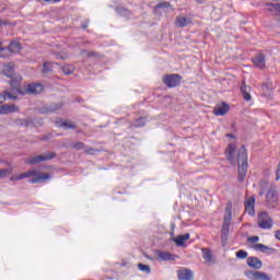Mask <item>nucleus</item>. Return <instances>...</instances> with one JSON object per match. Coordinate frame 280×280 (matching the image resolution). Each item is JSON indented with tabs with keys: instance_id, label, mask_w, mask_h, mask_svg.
<instances>
[{
	"instance_id": "1",
	"label": "nucleus",
	"mask_w": 280,
	"mask_h": 280,
	"mask_svg": "<svg viewBox=\"0 0 280 280\" xmlns=\"http://www.w3.org/2000/svg\"><path fill=\"white\" fill-rule=\"evenodd\" d=\"M225 159L231 163V165H238V183H244L246 174L248 173V153L246 152V147L242 145L237 150V144L230 143L225 149Z\"/></svg>"
},
{
	"instance_id": "44",
	"label": "nucleus",
	"mask_w": 280,
	"mask_h": 280,
	"mask_svg": "<svg viewBox=\"0 0 280 280\" xmlns=\"http://www.w3.org/2000/svg\"><path fill=\"white\" fill-rule=\"evenodd\" d=\"M226 137H229L230 139H235V136L233 133H228Z\"/></svg>"
},
{
	"instance_id": "40",
	"label": "nucleus",
	"mask_w": 280,
	"mask_h": 280,
	"mask_svg": "<svg viewBox=\"0 0 280 280\" xmlns=\"http://www.w3.org/2000/svg\"><path fill=\"white\" fill-rule=\"evenodd\" d=\"M141 271H142V272H145L147 275H150V272H151L150 266L142 264V265H141Z\"/></svg>"
},
{
	"instance_id": "14",
	"label": "nucleus",
	"mask_w": 280,
	"mask_h": 280,
	"mask_svg": "<svg viewBox=\"0 0 280 280\" xmlns=\"http://www.w3.org/2000/svg\"><path fill=\"white\" fill-rule=\"evenodd\" d=\"M252 248H254V250H258L259 253H265L266 255L275 253V248L266 246L261 243L253 245Z\"/></svg>"
},
{
	"instance_id": "26",
	"label": "nucleus",
	"mask_w": 280,
	"mask_h": 280,
	"mask_svg": "<svg viewBox=\"0 0 280 280\" xmlns=\"http://www.w3.org/2000/svg\"><path fill=\"white\" fill-rule=\"evenodd\" d=\"M231 225L223 224L221 229V242H226L229 240V232H230Z\"/></svg>"
},
{
	"instance_id": "52",
	"label": "nucleus",
	"mask_w": 280,
	"mask_h": 280,
	"mask_svg": "<svg viewBox=\"0 0 280 280\" xmlns=\"http://www.w3.org/2000/svg\"><path fill=\"white\" fill-rule=\"evenodd\" d=\"M122 266H126V264H122Z\"/></svg>"
},
{
	"instance_id": "47",
	"label": "nucleus",
	"mask_w": 280,
	"mask_h": 280,
	"mask_svg": "<svg viewBox=\"0 0 280 280\" xmlns=\"http://www.w3.org/2000/svg\"><path fill=\"white\" fill-rule=\"evenodd\" d=\"M0 51H2V52L5 51V48L0 46Z\"/></svg>"
},
{
	"instance_id": "6",
	"label": "nucleus",
	"mask_w": 280,
	"mask_h": 280,
	"mask_svg": "<svg viewBox=\"0 0 280 280\" xmlns=\"http://www.w3.org/2000/svg\"><path fill=\"white\" fill-rule=\"evenodd\" d=\"M180 80H183V77H180V74H165L162 79V82L168 89H174L176 86H180Z\"/></svg>"
},
{
	"instance_id": "30",
	"label": "nucleus",
	"mask_w": 280,
	"mask_h": 280,
	"mask_svg": "<svg viewBox=\"0 0 280 280\" xmlns=\"http://www.w3.org/2000/svg\"><path fill=\"white\" fill-rule=\"evenodd\" d=\"M13 172H14V168L12 167L0 168V179L8 178V176H10Z\"/></svg>"
},
{
	"instance_id": "19",
	"label": "nucleus",
	"mask_w": 280,
	"mask_h": 280,
	"mask_svg": "<svg viewBox=\"0 0 280 280\" xmlns=\"http://www.w3.org/2000/svg\"><path fill=\"white\" fill-rule=\"evenodd\" d=\"M2 72H3V75H5L7 78H12V75H14V63L13 62L4 63Z\"/></svg>"
},
{
	"instance_id": "16",
	"label": "nucleus",
	"mask_w": 280,
	"mask_h": 280,
	"mask_svg": "<svg viewBox=\"0 0 280 280\" xmlns=\"http://www.w3.org/2000/svg\"><path fill=\"white\" fill-rule=\"evenodd\" d=\"M253 62L255 67H258V69H266V57L264 56V54H259L254 57Z\"/></svg>"
},
{
	"instance_id": "46",
	"label": "nucleus",
	"mask_w": 280,
	"mask_h": 280,
	"mask_svg": "<svg viewBox=\"0 0 280 280\" xmlns=\"http://www.w3.org/2000/svg\"><path fill=\"white\" fill-rule=\"evenodd\" d=\"M62 0H52L54 3H60Z\"/></svg>"
},
{
	"instance_id": "2",
	"label": "nucleus",
	"mask_w": 280,
	"mask_h": 280,
	"mask_svg": "<svg viewBox=\"0 0 280 280\" xmlns=\"http://www.w3.org/2000/svg\"><path fill=\"white\" fill-rule=\"evenodd\" d=\"M25 178H30L28 183H31L32 185H35L36 183H43L44 180H48L50 176H49V173H43L36 170H28L25 173L11 176L10 180L11 182L23 180Z\"/></svg>"
},
{
	"instance_id": "5",
	"label": "nucleus",
	"mask_w": 280,
	"mask_h": 280,
	"mask_svg": "<svg viewBox=\"0 0 280 280\" xmlns=\"http://www.w3.org/2000/svg\"><path fill=\"white\" fill-rule=\"evenodd\" d=\"M265 202L268 209H277V206L279 205V192H277V189H275V187H270L268 189Z\"/></svg>"
},
{
	"instance_id": "42",
	"label": "nucleus",
	"mask_w": 280,
	"mask_h": 280,
	"mask_svg": "<svg viewBox=\"0 0 280 280\" xmlns=\"http://www.w3.org/2000/svg\"><path fill=\"white\" fill-rule=\"evenodd\" d=\"M275 237L280 242V230L276 231Z\"/></svg>"
},
{
	"instance_id": "43",
	"label": "nucleus",
	"mask_w": 280,
	"mask_h": 280,
	"mask_svg": "<svg viewBox=\"0 0 280 280\" xmlns=\"http://www.w3.org/2000/svg\"><path fill=\"white\" fill-rule=\"evenodd\" d=\"M10 55L5 52H0V58H8Z\"/></svg>"
},
{
	"instance_id": "41",
	"label": "nucleus",
	"mask_w": 280,
	"mask_h": 280,
	"mask_svg": "<svg viewBox=\"0 0 280 280\" xmlns=\"http://www.w3.org/2000/svg\"><path fill=\"white\" fill-rule=\"evenodd\" d=\"M247 242H250L252 244H257V242H259V236H249L247 238Z\"/></svg>"
},
{
	"instance_id": "38",
	"label": "nucleus",
	"mask_w": 280,
	"mask_h": 280,
	"mask_svg": "<svg viewBox=\"0 0 280 280\" xmlns=\"http://www.w3.org/2000/svg\"><path fill=\"white\" fill-rule=\"evenodd\" d=\"M49 71H51V62H44L42 72L49 73Z\"/></svg>"
},
{
	"instance_id": "28",
	"label": "nucleus",
	"mask_w": 280,
	"mask_h": 280,
	"mask_svg": "<svg viewBox=\"0 0 280 280\" xmlns=\"http://www.w3.org/2000/svg\"><path fill=\"white\" fill-rule=\"evenodd\" d=\"M273 90L275 85L272 84V82H266L262 84L264 95H270V93H272Z\"/></svg>"
},
{
	"instance_id": "49",
	"label": "nucleus",
	"mask_w": 280,
	"mask_h": 280,
	"mask_svg": "<svg viewBox=\"0 0 280 280\" xmlns=\"http://www.w3.org/2000/svg\"><path fill=\"white\" fill-rule=\"evenodd\" d=\"M38 1H43V0H38ZM44 1L49 2V1H52V0H44Z\"/></svg>"
},
{
	"instance_id": "50",
	"label": "nucleus",
	"mask_w": 280,
	"mask_h": 280,
	"mask_svg": "<svg viewBox=\"0 0 280 280\" xmlns=\"http://www.w3.org/2000/svg\"><path fill=\"white\" fill-rule=\"evenodd\" d=\"M259 195H260V196H264V191H260Z\"/></svg>"
},
{
	"instance_id": "31",
	"label": "nucleus",
	"mask_w": 280,
	"mask_h": 280,
	"mask_svg": "<svg viewBox=\"0 0 280 280\" xmlns=\"http://www.w3.org/2000/svg\"><path fill=\"white\" fill-rule=\"evenodd\" d=\"M59 126L60 128H65V130H75V124L73 121H63Z\"/></svg>"
},
{
	"instance_id": "8",
	"label": "nucleus",
	"mask_w": 280,
	"mask_h": 280,
	"mask_svg": "<svg viewBox=\"0 0 280 280\" xmlns=\"http://www.w3.org/2000/svg\"><path fill=\"white\" fill-rule=\"evenodd\" d=\"M244 275L245 277H248L250 280H271L270 276H268L264 271L246 270Z\"/></svg>"
},
{
	"instance_id": "4",
	"label": "nucleus",
	"mask_w": 280,
	"mask_h": 280,
	"mask_svg": "<svg viewBox=\"0 0 280 280\" xmlns=\"http://www.w3.org/2000/svg\"><path fill=\"white\" fill-rule=\"evenodd\" d=\"M51 159H56V152H47L42 155L27 158L26 160H24V163H26V165H38V163L51 161Z\"/></svg>"
},
{
	"instance_id": "35",
	"label": "nucleus",
	"mask_w": 280,
	"mask_h": 280,
	"mask_svg": "<svg viewBox=\"0 0 280 280\" xmlns=\"http://www.w3.org/2000/svg\"><path fill=\"white\" fill-rule=\"evenodd\" d=\"M236 257L237 259H246V257H248V253L244 249H240L236 252Z\"/></svg>"
},
{
	"instance_id": "32",
	"label": "nucleus",
	"mask_w": 280,
	"mask_h": 280,
	"mask_svg": "<svg viewBox=\"0 0 280 280\" xmlns=\"http://www.w3.org/2000/svg\"><path fill=\"white\" fill-rule=\"evenodd\" d=\"M62 108V103L52 104L48 107L47 113H56V110H60Z\"/></svg>"
},
{
	"instance_id": "22",
	"label": "nucleus",
	"mask_w": 280,
	"mask_h": 280,
	"mask_svg": "<svg viewBox=\"0 0 280 280\" xmlns=\"http://www.w3.org/2000/svg\"><path fill=\"white\" fill-rule=\"evenodd\" d=\"M225 213L226 214L223 218V224H226L228 226H231V220L233 218L231 203H228V206L225 208Z\"/></svg>"
},
{
	"instance_id": "15",
	"label": "nucleus",
	"mask_w": 280,
	"mask_h": 280,
	"mask_svg": "<svg viewBox=\"0 0 280 280\" xmlns=\"http://www.w3.org/2000/svg\"><path fill=\"white\" fill-rule=\"evenodd\" d=\"M9 113H19V106L8 104L0 106V115H9Z\"/></svg>"
},
{
	"instance_id": "36",
	"label": "nucleus",
	"mask_w": 280,
	"mask_h": 280,
	"mask_svg": "<svg viewBox=\"0 0 280 280\" xmlns=\"http://www.w3.org/2000/svg\"><path fill=\"white\" fill-rule=\"evenodd\" d=\"M84 152L85 154L95 155L100 150L85 145Z\"/></svg>"
},
{
	"instance_id": "3",
	"label": "nucleus",
	"mask_w": 280,
	"mask_h": 280,
	"mask_svg": "<svg viewBox=\"0 0 280 280\" xmlns=\"http://www.w3.org/2000/svg\"><path fill=\"white\" fill-rule=\"evenodd\" d=\"M14 91L15 93H20V95H40L43 92V84L30 83L24 88V90L18 86Z\"/></svg>"
},
{
	"instance_id": "48",
	"label": "nucleus",
	"mask_w": 280,
	"mask_h": 280,
	"mask_svg": "<svg viewBox=\"0 0 280 280\" xmlns=\"http://www.w3.org/2000/svg\"><path fill=\"white\" fill-rule=\"evenodd\" d=\"M138 269L141 270V262L138 264Z\"/></svg>"
},
{
	"instance_id": "13",
	"label": "nucleus",
	"mask_w": 280,
	"mask_h": 280,
	"mask_svg": "<svg viewBox=\"0 0 280 280\" xmlns=\"http://www.w3.org/2000/svg\"><path fill=\"white\" fill-rule=\"evenodd\" d=\"M247 266H249V268H254L255 270H261L264 262L259 260V258L252 256L247 258Z\"/></svg>"
},
{
	"instance_id": "29",
	"label": "nucleus",
	"mask_w": 280,
	"mask_h": 280,
	"mask_svg": "<svg viewBox=\"0 0 280 280\" xmlns=\"http://www.w3.org/2000/svg\"><path fill=\"white\" fill-rule=\"evenodd\" d=\"M61 71L65 73V75H71V73L75 71V67L72 65H65L61 67Z\"/></svg>"
},
{
	"instance_id": "24",
	"label": "nucleus",
	"mask_w": 280,
	"mask_h": 280,
	"mask_svg": "<svg viewBox=\"0 0 280 280\" xmlns=\"http://www.w3.org/2000/svg\"><path fill=\"white\" fill-rule=\"evenodd\" d=\"M5 100H16V93L10 92V91H3V93H0V104H3Z\"/></svg>"
},
{
	"instance_id": "12",
	"label": "nucleus",
	"mask_w": 280,
	"mask_h": 280,
	"mask_svg": "<svg viewBox=\"0 0 280 280\" xmlns=\"http://www.w3.org/2000/svg\"><path fill=\"white\" fill-rule=\"evenodd\" d=\"M268 12H271L273 16H280V0H273L272 3H267Z\"/></svg>"
},
{
	"instance_id": "39",
	"label": "nucleus",
	"mask_w": 280,
	"mask_h": 280,
	"mask_svg": "<svg viewBox=\"0 0 280 280\" xmlns=\"http://www.w3.org/2000/svg\"><path fill=\"white\" fill-rule=\"evenodd\" d=\"M81 56H86L88 58H90L91 56H97V52L83 49L81 50Z\"/></svg>"
},
{
	"instance_id": "20",
	"label": "nucleus",
	"mask_w": 280,
	"mask_h": 280,
	"mask_svg": "<svg viewBox=\"0 0 280 280\" xmlns=\"http://www.w3.org/2000/svg\"><path fill=\"white\" fill-rule=\"evenodd\" d=\"M170 8H172V3L166 2V1L160 2L155 5L154 13L161 14L160 10H163V12H167V10H170Z\"/></svg>"
},
{
	"instance_id": "34",
	"label": "nucleus",
	"mask_w": 280,
	"mask_h": 280,
	"mask_svg": "<svg viewBox=\"0 0 280 280\" xmlns=\"http://www.w3.org/2000/svg\"><path fill=\"white\" fill-rule=\"evenodd\" d=\"M71 148L74 150H85L86 144H84V142H72Z\"/></svg>"
},
{
	"instance_id": "33",
	"label": "nucleus",
	"mask_w": 280,
	"mask_h": 280,
	"mask_svg": "<svg viewBox=\"0 0 280 280\" xmlns=\"http://www.w3.org/2000/svg\"><path fill=\"white\" fill-rule=\"evenodd\" d=\"M116 11L118 12V14L120 16H127V19H129L131 16V12L128 9H116Z\"/></svg>"
},
{
	"instance_id": "11",
	"label": "nucleus",
	"mask_w": 280,
	"mask_h": 280,
	"mask_svg": "<svg viewBox=\"0 0 280 280\" xmlns=\"http://www.w3.org/2000/svg\"><path fill=\"white\" fill-rule=\"evenodd\" d=\"M156 255H158V259H161L162 261H175L178 258L177 255H174V254H172L170 252H161V250H159L156 253Z\"/></svg>"
},
{
	"instance_id": "51",
	"label": "nucleus",
	"mask_w": 280,
	"mask_h": 280,
	"mask_svg": "<svg viewBox=\"0 0 280 280\" xmlns=\"http://www.w3.org/2000/svg\"><path fill=\"white\" fill-rule=\"evenodd\" d=\"M83 30H86V25H83Z\"/></svg>"
},
{
	"instance_id": "10",
	"label": "nucleus",
	"mask_w": 280,
	"mask_h": 280,
	"mask_svg": "<svg viewBox=\"0 0 280 280\" xmlns=\"http://www.w3.org/2000/svg\"><path fill=\"white\" fill-rule=\"evenodd\" d=\"M230 109L231 107L229 106V104L226 102H222L220 105H217L214 107L213 113L218 116H224L226 115V113H229Z\"/></svg>"
},
{
	"instance_id": "7",
	"label": "nucleus",
	"mask_w": 280,
	"mask_h": 280,
	"mask_svg": "<svg viewBox=\"0 0 280 280\" xmlns=\"http://www.w3.org/2000/svg\"><path fill=\"white\" fill-rule=\"evenodd\" d=\"M259 229H272V219L268 215V212H260L258 214Z\"/></svg>"
},
{
	"instance_id": "17",
	"label": "nucleus",
	"mask_w": 280,
	"mask_h": 280,
	"mask_svg": "<svg viewBox=\"0 0 280 280\" xmlns=\"http://www.w3.org/2000/svg\"><path fill=\"white\" fill-rule=\"evenodd\" d=\"M191 24V18H185L179 15L175 20L176 27H187V25Z\"/></svg>"
},
{
	"instance_id": "37",
	"label": "nucleus",
	"mask_w": 280,
	"mask_h": 280,
	"mask_svg": "<svg viewBox=\"0 0 280 280\" xmlns=\"http://www.w3.org/2000/svg\"><path fill=\"white\" fill-rule=\"evenodd\" d=\"M16 124H19L20 126H24L25 128H27V126H30V124H32V120L30 119H18Z\"/></svg>"
},
{
	"instance_id": "23",
	"label": "nucleus",
	"mask_w": 280,
	"mask_h": 280,
	"mask_svg": "<svg viewBox=\"0 0 280 280\" xmlns=\"http://www.w3.org/2000/svg\"><path fill=\"white\" fill-rule=\"evenodd\" d=\"M190 235L189 233L180 234L176 238H173V242H175L176 246H185V242L189 240Z\"/></svg>"
},
{
	"instance_id": "25",
	"label": "nucleus",
	"mask_w": 280,
	"mask_h": 280,
	"mask_svg": "<svg viewBox=\"0 0 280 280\" xmlns=\"http://www.w3.org/2000/svg\"><path fill=\"white\" fill-rule=\"evenodd\" d=\"M9 54H19L21 51V43L19 42H11L7 48Z\"/></svg>"
},
{
	"instance_id": "21",
	"label": "nucleus",
	"mask_w": 280,
	"mask_h": 280,
	"mask_svg": "<svg viewBox=\"0 0 280 280\" xmlns=\"http://www.w3.org/2000/svg\"><path fill=\"white\" fill-rule=\"evenodd\" d=\"M249 92H250V86L246 85V82L243 81L241 85V93L246 102H250L252 96Z\"/></svg>"
},
{
	"instance_id": "45",
	"label": "nucleus",
	"mask_w": 280,
	"mask_h": 280,
	"mask_svg": "<svg viewBox=\"0 0 280 280\" xmlns=\"http://www.w3.org/2000/svg\"><path fill=\"white\" fill-rule=\"evenodd\" d=\"M7 23L3 20H0V25H5Z\"/></svg>"
},
{
	"instance_id": "18",
	"label": "nucleus",
	"mask_w": 280,
	"mask_h": 280,
	"mask_svg": "<svg viewBox=\"0 0 280 280\" xmlns=\"http://www.w3.org/2000/svg\"><path fill=\"white\" fill-rule=\"evenodd\" d=\"M245 211H247L249 215H255V197H249L245 201Z\"/></svg>"
},
{
	"instance_id": "27",
	"label": "nucleus",
	"mask_w": 280,
	"mask_h": 280,
	"mask_svg": "<svg viewBox=\"0 0 280 280\" xmlns=\"http://www.w3.org/2000/svg\"><path fill=\"white\" fill-rule=\"evenodd\" d=\"M201 253H202L203 259H205L208 264H209L210 261H212L213 255L211 254V249L205 247V248H201Z\"/></svg>"
},
{
	"instance_id": "9",
	"label": "nucleus",
	"mask_w": 280,
	"mask_h": 280,
	"mask_svg": "<svg viewBox=\"0 0 280 280\" xmlns=\"http://www.w3.org/2000/svg\"><path fill=\"white\" fill-rule=\"evenodd\" d=\"M177 277L179 280H194V271L188 268H180L177 270Z\"/></svg>"
}]
</instances>
